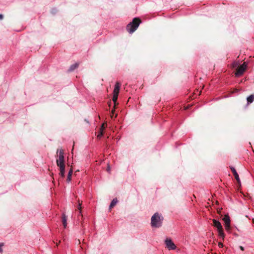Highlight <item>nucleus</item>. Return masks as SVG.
Wrapping results in <instances>:
<instances>
[{
	"mask_svg": "<svg viewBox=\"0 0 254 254\" xmlns=\"http://www.w3.org/2000/svg\"><path fill=\"white\" fill-rule=\"evenodd\" d=\"M62 219H63V226L64 227V228H65L66 227V226H67V222H66L67 217H66V216H65V214H63V215Z\"/></svg>",
	"mask_w": 254,
	"mask_h": 254,
	"instance_id": "nucleus-12",
	"label": "nucleus"
},
{
	"mask_svg": "<svg viewBox=\"0 0 254 254\" xmlns=\"http://www.w3.org/2000/svg\"><path fill=\"white\" fill-rule=\"evenodd\" d=\"M114 110H112V115H111V117L113 118V114H114Z\"/></svg>",
	"mask_w": 254,
	"mask_h": 254,
	"instance_id": "nucleus-20",
	"label": "nucleus"
},
{
	"mask_svg": "<svg viewBox=\"0 0 254 254\" xmlns=\"http://www.w3.org/2000/svg\"><path fill=\"white\" fill-rule=\"evenodd\" d=\"M118 202L117 198H115L113 199L110 205V209L113 208Z\"/></svg>",
	"mask_w": 254,
	"mask_h": 254,
	"instance_id": "nucleus-14",
	"label": "nucleus"
},
{
	"mask_svg": "<svg viewBox=\"0 0 254 254\" xmlns=\"http://www.w3.org/2000/svg\"><path fill=\"white\" fill-rule=\"evenodd\" d=\"M140 23V20L139 18H134L131 22H130L127 26V31L129 33H132L134 32L136 29L138 28L139 24Z\"/></svg>",
	"mask_w": 254,
	"mask_h": 254,
	"instance_id": "nucleus-2",
	"label": "nucleus"
},
{
	"mask_svg": "<svg viewBox=\"0 0 254 254\" xmlns=\"http://www.w3.org/2000/svg\"><path fill=\"white\" fill-rule=\"evenodd\" d=\"M118 96L117 95H113V101L115 104V105H116V102L117 101V99H118Z\"/></svg>",
	"mask_w": 254,
	"mask_h": 254,
	"instance_id": "nucleus-17",
	"label": "nucleus"
},
{
	"mask_svg": "<svg viewBox=\"0 0 254 254\" xmlns=\"http://www.w3.org/2000/svg\"><path fill=\"white\" fill-rule=\"evenodd\" d=\"M105 124H103L102 125V127L100 128V132L98 133V135H97V137L100 138L101 137L102 135H103V130L105 128Z\"/></svg>",
	"mask_w": 254,
	"mask_h": 254,
	"instance_id": "nucleus-13",
	"label": "nucleus"
},
{
	"mask_svg": "<svg viewBox=\"0 0 254 254\" xmlns=\"http://www.w3.org/2000/svg\"><path fill=\"white\" fill-rule=\"evenodd\" d=\"M120 87H121V84L118 82H116L115 86L114 89V91H113L114 95L118 96L119 91H120Z\"/></svg>",
	"mask_w": 254,
	"mask_h": 254,
	"instance_id": "nucleus-8",
	"label": "nucleus"
},
{
	"mask_svg": "<svg viewBox=\"0 0 254 254\" xmlns=\"http://www.w3.org/2000/svg\"><path fill=\"white\" fill-rule=\"evenodd\" d=\"M72 172H73V171L71 169L68 172L67 178V181L68 182H70L71 180V176L72 175Z\"/></svg>",
	"mask_w": 254,
	"mask_h": 254,
	"instance_id": "nucleus-15",
	"label": "nucleus"
},
{
	"mask_svg": "<svg viewBox=\"0 0 254 254\" xmlns=\"http://www.w3.org/2000/svg\"><path fill=\"white\" fill-rule=\"evenodd\" d=\"M247 67V64L246 62H244L242 65H241L237 69V71L235 73L236 76H239L242 75L245 71L246 70Z\"/></svg>",
	"mask_w": 254,
	"mask_h": 254,
	"instance_id": "nucleus-5",
	"label": "nucleus"
},
{
	"mask_svg": "<svg viewBox=\"0 0 254 254\" xmlns=\"http://www.w3.org/2000/svg\"><path fill=\"white\" fill-rule=\"evenodd\" d=\"M218 246H219V247H220V248H222V247H223V244H222V243H221V242H219V243H218Z\"/></svg>",
	"mask_w": 254,
	"mask_h": 254,
	"instance_id": "nucleus-19",
	"label": "nucleus"
},
{
	"mask_svg": "<svg viewBox=\"0 0 254 254\" xmlns=\"http://www.w3.org/2000/svg\"><path fill=\"white\" fill-rule=\"evenodd\" d=\"M247 104H250L254 101V95H251L247 98Z\"/></svg>",
	"mask_w": 254,
	"mask_h": 254,
	"instance_id": "nucleus-11",
	"label": "nucleus"
},
{
	"mask_svg": "<svg viewBox=\"0 0 254 254\" xmlns=\"http://www.w3.org/2000/svg\"><path fill=\"white\" fill-rule=\"evenodd\" d=\"M213 222L214 226L217 229L219 237L224 239L225 237V234L221 223L216 219H213Z\"/></svg>",
	"mask_w": 254,
	"mask_h": 254,
	"instance_id": "nucleus-3",
	"label": "nucleus"
},
{
	"mask_svg": "<svg viewBox=\"0 0 254 254\" xmlns=\"http://www.w3.org/2000/svg\"><path fill=\"white\" fill-rule=\"evenodd\" d=\"M78 66V64H77V63H75L72 65H71L70 67H69V71H73V70H74L75 68H76Z\"/></svg>",
	"mask_w": 254,
	"mask_h": 254,
	"instance_id": "nucleus-16",
	"label": "nucleus"
},
{
	"mask_svg": "<svg viewBox=\"0 0 254 254\" xmlns=\"http://www.w3.org/2000/svg\"><path fill=\"white\" fill-rule=\"evenodd\" d=\"M225 223V228L227 231H229L231 229L230 219L228 215H225L223 219Z\"/></svg>",
	"mask_w": 254,
	"mask_h": 254,
	"instance_id": "nucleus-7",
	"label": "nucleus"
},
{
	"mask_svg": "<svg viewBox=\"0 0 254 254\" xmlns=\"http://www.w3.org/2000/svg\"><path fill=\"white\" fill-rule=\"evenodd\" d=\"M81 203L79 202V204H78V209L80 211V213H81Z\"/></svg>",
	"mask_w": 254,
	"mask_h": 254,
	"instance_id": "nucleus-18",
	"label": "nucleus"
},
{
	"mask_svg": "<svg viewBox=\"0 0 254 254\" xmlns=\"http://www.w3.org/2000/svg\"><path fill=\"white\" fill-rule=\"evenodd\" d=\"M166 248L169 250H174L176 248V246L173 241L170 239L167 238L165 241Z\"/></svg>",
	"mask_w": 254,
	"mask_h": 254,
	"instance_id": "nucleus-6",
	"label": "nucleus"
},
{
	"mask_svg": "<svg viewBox=\"0 0 254 254\" xmlns=\"http://www.w3.org/2000/svg\"><path fill=\"white\" fill-rule=\"evenodd\" d=\"M57 153H59V158L57 160V166L58 167L61 166H65L63 150H58Z\"/></svg>",
	"mask_w": 254,
	"mask_h": 254,
	"instance_id": "nucleus-4",
	"label": "nucleus"
},
{
	"mask_svg": "<svg viewBox=\"0 0 254 254\" xmlns=\"http://www.w3.org/2000/svg\"><path fill=\"white\" fill-rule=\"evenodd\" d=\"M163 217L158 213H155L151 217V224L152 227H160L162 223Z\"/></svg>",
	"mask_w": 254,
	"mask_h": 254,
	"instance_id": "nucleus-1",
	"label": "nucleus"
},
{
	"mask_svg": "<svg viewBox=\"0 0 254 254\" xmlns=\"http://www.w3.org/2000/svg\"><path fill=\"white\" fill-rule=\"evenodd\" d=\"M59 168L60 170V175L61 177H64L65 173V166H59Z\"/></svg>",
	"mask_w": 254,
	"mask_h": 254,
	"instance_id": "nucleus-10",
	"label": "nucleus"
},
{
	"mask_svg": "<svg viewBox=\"0 0 254 254\" xmlns=\"http://www.w3.org/2000/svg\"><path fill=\"white\" fill-rule=\"evenodd\" d=\"M231 170H232V172H233V174H234V175L235 176V179L237 181L238 183H240V180L239 175H238L236 170H235V169L234 167H231Z\"/></svg>",
	"mask_w": 254,
	"mask_h": 254,
	"instance_id": "nucleus-9",
	"label": "nucleus"
},
{
	"mask_svg": "<svg viewBox=\"0 0 254 254\" xmlns=\"http://www.w3.org/2000/svg\"><path fill=\"white\" fill-rule=\"evenodd\" d=\"M2 246V245L0 244V252H2V249L1 248Z\"/></svg>",
	"mask_w": 254,
	"mask_h": 254,
	"instance_id": "nucleus-21",
	"label": "nucleus"
},
{
	"mask_svg": "<svg viewBox=\"0 0 254 254\" xmlns=\"http://www.w3.org/2000/svg\"><path fill=\"white\" fill-rule=\"evenodd\" d=\"M3 18V15L0 14V20H1Z\"/></svg>",
	"mask_w": 254,
	"mask_h": 254,
	"instance_id": "nucleus-22",
	"label": "nucleus"
},
{
	"mask_svg": "<svg viewBox=\"0 0 254 254\" xmlns=\"http://www.w3.org/2000/svg\"><path fill=\"white\" fill-rule=\"evenodd\" d=\"M108 171L109 172L110 171V168L109 167H108Z\"/></svg>",
	"mask_w": 254,
	"mask_h": 254,
	"instance_id": "nucleus-23",
	"label": "nucleus"
}]
</instances>
